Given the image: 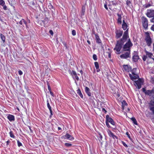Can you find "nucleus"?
Here are the masks:
<instances>
[{
    "mask_svg": "<svg viewBox=\"0 0 154 154\" xmlns=\"http://www.w3.org/2000/svg\"><path fill=\"white\" fill-rule=\"evenodd\" d=\"M127 40L128 42L123 47V50L124 51H130L131 48L133 45V44L129 38L128 31L127 30L124 32L122 38L117 41L116 47L114 49V50L116 51V53L120 54V51L122 46Z\"/></svg>",
    "mask_w": 154,
    "mask_h": 154,
    "instance_id": "f257e3e1",
    "label": "nucleus"
},
{
    "mask_svg": "<svg viewBox=\"0 0 154 154\" xmlns=\"http://www.w3.org/2000/svg\"><path fill=\"white\" fill-rule=\"evenodd\" d=\"M145 41L148 46H151L152 42V39L150 33L148 32H145Z\"/></svg>",
    "mask_w": 154,
    "mask_h": 154,
    "instance_id": "f03ea898",
    "label": "nucleus"
},
{
    "mask_svg": "<svg viewBox=\"0 0 154 154\" xmlns=\"http://www.w3.org/2000/svg\"><path fill=\"white\" fill-rule=\"evenodd\" d=\"M135 85L139 89L141 88V85H143V81L142 79H139L137 81H135Z\"/></svg>",
    "mask_w": 154,
    "mask_h": 154,
    "instance_id": "7ed1b4c3",
    "label": "nucleus"
},
{
    "mask_svg": "<svg viewBox=\"0 0 154 154\" xmlns=\"http://www.w3.org/2000/svg\"><path fill=\"white\" fill-rule=\"evenodd\" d=\"M146 15L149 18L154 17V10L152 9H147Z\"/></svg>",
    "mask_w": 154,
    "mask_h": 154,
    "instance_id": "20e7f679",
    "label": "nucleus"
},
{
    "mask_svg": "<svg viewBox=\"0 0 154 154\" xmlns=\"http://www.w3.org/2000/svg\"><path fill=\"white\" fill-rule=\"evenodd\" d=\"M142 23L143 26L145 29H146L148 27V20L147 19L144 17H142Z\"/></svg>",
    "mask_w": 154,
    "mask_h": 154,
    "instance_id": "39448f33",
    "label": "nucleus"
},
{
    "mask_svg": "<svg viewBox=\"0 0 154 154\" xmlns=\"http://www.w3.org/2000/svg\"><path fill=\"white\" fill-rule=\"evenodd\" d=\"M127 52L121 55L120 57L122 59H126L127 58L130 57V51H126Z\"/></svg>",
    "mask_w": 154,
    "mask_h": 154,
    "instance_id": "423d86ee",
    "label": "nucleus"
},
{
    "mask_svg": "<svg viewBox=\"0 0 154 154\" xmlns=\"http://www.w3.org/2000/svg\"><path fill=\"white\" fill-rule=\"evenodd\" d=\"M106 121L108 122H110L112 125H115V123L113 120L110 117H109V116L107 115L106 116Z\"/></svg>",
    "mask_w": 154,
    "mask_h": 154,
    "instance_id": "0eeeda50",
    "label": "nucleus"
},
{
    "mask_svg": "<svg viewBox=\"0 0 154 154\" xmlns=\"http://www.w3.org/2000/svg\"><path fill=\"white\" fill-rule=\"evenodd\" d=\"M63 137L64 139H68L71 140H72L74 139L73 137L68 134H67L66 135L63 136Z\"/></svg>",
    "mask_w": 154,
    "mask_h": 154,
    "instance_id": "6e6552de",
    "label": "nucleus"
},
{
    "mask_svg": "<svg viewBox=\"0 0 154 154\" xmlns=\"http://www.w3.org/2000/svg\"><path fill=\"white\" fill-rule=\"evenodd\" d=\"M145 52L147 57H149L152 59L154 61V56L152 53L148 52L146 50H145Z\"/></svg>",
    "mask_w": 154,
    "mask_h": 154,
    "instance_id": "1a4fd4ad",
    "label": "nucleus"
},
{
    "mask_svg": "<svg viewBox=\"0 0 154 154\" xmlns=\"http://www.w3.org/2000/svg\"><path fill=\"white\" fill-rule=\"evenodd\" d=\"M129 76L131 79L133 81H135V80L139 78V76L137 74L132 75L131 74L129 73Z\"/></svg>",
    "mask_w": 154,
    "mask_h": 154,
    "instance_id": "9d476101",
    "label": "nucleus"
},
{
    "mask_svg": "<svg viewBox=\"0 0 154 154\" xmlns=\"http://www.w3.org/2000/svg\"><path fill=\"white\" fill-rule=\"evenodd\" d=\"M151 93L149 95H148L150 97V98L154 100V88H153L152 90H150Z\"/></svg>",
    "mask_w": 154,
    "mask_h": 154,
    "instance_id": "9b49d317",
    "label": "nucleus"
},
{
    "mask_svg": "<svg viewBox=\"0 0 154 154\" xmlns=\"http://www.w3.org/2000/svg\"><path fill=\"white\" fill-rule=\"evenodd\" d=\"M108 133L109 136L110 137H112L113 139L117 138V137L114 135L113 133L109 130H108L107 131Z\"/></svg>",
    "mask_w": 154,
    "mask_h": 154,
    "instance_id": "f8f14e48",
    "label": "nucleus"
},
{
    "mask_svg": "<svg viewBox=\"0 0 154 154\" xmlns=\"http://www.w3.org/2000/svg\"><path fill=\"white\" fill-rule=\"evenodd\" d=\"M150 105L152 106L150 107V109L152 111L153 114L154 115V101L151 100L150 102Z\"/></svg>",
    "mask_w": 154,
    "mask_h": 154,
    "instance_id": "ddd939ff",
    "label": "nucleus"
},
{
    "mask_svg": "<svg viewBox=\"0 0 154 154\" xmlns=\"http://www.w3.org/2000/svg\"><path fill=\"white\" fill-rule=\"evenodd\" d=\"M8 119L11 122L14 121L15 120L14 116L11 115H9L8 116Z\"/></svg>",
    "mask_w": 154,
    "mask_h": 154,
    "instance_id": "4468645a",
    "label": "nucleus"
},
{
    "mask_svg": "<svg viewBox=\"0 0 154 154\" xmlns=\"http://www.w3.org/2000/svg\"><path fill=\"white\" fill-rule=\"evenodd\" d=\"M71 75L75 77V78L77 80H78L79 79V78L78 77L77 75V74L76 72L74 71H72L71 73Z\"/></svg>",
    "mask_w": 154,
    "mask_h": 154,
    "instance_id": "2eb2a0df",
    "label": "nucleus"
},
{
    "mask_svg": "<svg viewBox=\"0 0 154 154\" xmlns=\"http://www.w3.org/2000/svg\"><path fill=\"white\" fill-rule=\"evenodd\" d=\"M122 28L124 30H125L127 28V25L124 20H123V23L122 25Z\"/></svg>",
    "mask_w": 154,
    "mask_h": 154,
    "instance_id": "dca6fc26",
    "label": "nucleus"
},
{
    "mask_svg": "<svg viewBox=\"0 0 154 154\" xmlns=\"http://www.w3.org/2000/svg\"><path fill=\"white\" fill-rule=\"evenodd\" d=\"M85 90L86 93L89 96H91V94L90 92L89 88L87 87H86L85 88Z\"/></svg>",
    "mask_w": 154,
    "mask_h": 154,
    "instance_id": "f3484780",
    "label": "nucleus"
},
{
    "mask_svg": "<svg viewBox=\"0 0 154 154\" xmlns=\"http://www.w3.org/2000/svg\"><path fill=\"white\" fill-rule=\"evenodd\" d=\"M124 69L127 72H129L131 69V67L127 65H124L123 66Z\"/></svg>",
    "mask_w": 154,
    "mask_h": 154,
    "instance_id": "a211bd4d",
    "label": "nucleus"
},
{
    "mask_svg": "<svg viewBox=\"0 0 154 154\" xmlns=\"http://www.w3.org/2000/svg\"><path fill=\"white\" fill-rule=\"evenodd\" d=\"M117 15L118 16V19L117 20V22L118 23L121 24L122 23V17L120 14H117Z\"/></svg>",
    "mask_w": 154,
    "mask_h": 154,
    "instance_id": "6ab92c4d",
    "label": "nucleus"
},
{
    "mask_svg": "<svg viewBox=\"0 0 154 154\" xmlns=\"http://www.w3.org/2000/svg\"><path fill=\"white\" fill-rule=\"evenodd\" d=\"M139 59V57L137 54L134 55L133 57V59L134 62L137 61Z\"/></svg>",
    "mask_w": 154,
    "mask_h": 154,
    "instance_id": "aec40b11",
    "label": "nucleus"
},
{
    "mask_svg": "<svg viewBox=\"0 0 154 154\" xmlns=\"http://www.w3.org/2000/svg\"><path fill=\"white\" fill-rule=\"evenodd\" d=\"M85 7L84 6H83L82 8V9L81 12V16H83L85 12Z\"/></svg>",
    "mask_w": 154,
    "mask_h": 154,
    "instance_id": "412c9836",
    "label": "nucleus"
},
{
    "mask_svg": "<svg viewBox=\"0 0 154 154\" xmlns=\"http://www.w3.org/2000/svg\"><path fill=\"white\" fill-rule=\"evenodd\" d=\"M94 65L95 66V67L97 69V72H98L100 71V70L99 68V66L98 63L97 62H95L94 63Z\"/></svg>",
    "mask_w": 154,
    "mask_h": 154,
    "instance_id": "4be33fe9",
    "label": "nucleus"
},
{
    "mask_svg": "<svg viewBox=\"0 0 154 154\" xmlns=\"http://www.w3.org/2000/svg\"><path fill=\"white\" fill-rule=\"evenodd\" d=\"M142 90H143V91L145 93V94H146L147 95H149L151 93V91H150V90H146L144 88H143Z\"/></svg>",
    "mask_w": 154,
    "mask_h": 154,
    "instance_id": "5701e85b",
    "label": "nucleus"
},
{
    "mask_svg": "<svg viewBox=\"0 0 154 154\" xmlns=\"http://www.w3.org/2000/svg\"><path fill=\"white\" fill-rule=\"evenodd\" d=\"M123 33V31H119L116 33V37L119 38L122 36Z\"/></svg>",
    "mask_w": 154,
    "mask_h": 154,
    "instance_id": "b1692460",
    "label": "nucleus"
},
{
    "mask_svg": "<svg viewBox=\"0 0 154 154\" xmlns=\"http://www.w3.org/2000/svg\"><path fill=\"white\" fill-rule=\"evenodd\" d=\"M23 23L25 24L26 25V27H27L26 22L25 20H24L23 19H22V20L20 21L19 24L21 25H22L23 24Z\"/></svg>",
    "mask_w": 154,
    "mask_h": 154,
    "instance_id": "393cba45",
    "label": "nucleus"
},
{
    "mask_svg": "<svg viewBox=\"0 0 154 154\" xmlns=\"http://www.w3.org/2000/svg\"><path fill=\"white\" fill-rule=\"evenodd\" d=\"M95 37H96V39L97 42L98 43H101V40H100V39L99 36L98 35H95Z\"/></svg>",
    "mask_w": 154,
    "mask_h": 154,
    "instance_id": "a878e982",
    "label": "nucleus"
},
{
    "mask_svg": "<svg viewBox=\"0 0 154 154\" xmlns=\"http://www.w3.org/2000/svg\"><path fill=\"white\" fill-rule=\"evenodd\" d=\"M77 93L78 94H79V96L82 98H83V95L82 94L80 90L79 89H78L77 91Z\"/></svg>",
    "mask_w": 154,
    "mask_h": 154,
    "instance_id": "bb28decb",
    "label": "nucleus"
},
{
    "mask_svg": "<svg viewBox=\"0 0 154 154\" xmlns=\"http://www.w3.org/2000/svg\"><path fill=\"white\" fill-rule=\"evenodd\" d=\"M131 120L133 122V123L135 125H137V122L136 119L135 118L133 117L131 118Z\"/></svg>",
    "mask_w": 154,
    "mask_h": 154,
    "instance_id": "cd10ccee",
    "label": "nucleus"
},
{
    "mask_svg": "<svg viewBox=\"0 0 154 154\" xmlns=\"http://www.w3.org/2000/svg\"><path fill=\"white\" fill-rule=\"evenodd\" d=\"M1 38L3 42H5V37L3 35L1 34L0 35Z\"/></svg>",
    "mask_w": 154,
    "mask_h": 154,
    "instance_id": "c85d7f7f",
    "label": "nucleus"
},
{
    "mask_svg": "<svg viewBox=\"0 0 154 154\" xmlns=\"http://www.w3.org/2000/svg\"><path fill=\"white\" fill-rule=\"evenodd\" d=\"M122 108L123 109H124V106H127V103H126V101L124 100L122 101Z\"/></svg>",
    "mask_w": 154,
    "mask_h": 154,
    "instance_id": "c756f323",
    "label": "nucleus"
},
{
    "mask_svg": "<svg viewBox=\"0 0 154 154\" xmlns=\"http://www.w3.org/2000/svg\"><path fill=\"white\" fill-rule=\"evenodd\" d=\"M136 69L134 68L133 69V70L131 71V74L132 75H134L137 74L135 72V70H136Z\"/></svg>",
    "mask_w": 154,
    "mask_h": 154,
    "instance_id": "7c9ffc66",
    "label": "nucleus"
},
{
    "mask_svg": "<svg viewBox=\"0 0 154 154\" xmlns=\"http://www.w3.org/2000/svg\"><path fill=\"white\" fill-rule=\"evenodd\" d=\"M9 134H10V136L12 137V138H14V136L12 132V131H11L10 132H9Z\"/></svg>",
    "mask_w": 154,
    "mask_h": 154,
    "instance_id": "2f4dec72",
    "label": "nucleus"
},
{
    "mask_svg": "<svg viewBox=\"0 0 154 154\" xmlns=\"http://www.w3.org/2000/svg\"><path fill=\"white\" fill-rule=\"evenodd\" d=\"M5 4V2L3 0H0V5L3 6Z\"/></svg>",
    "mask_w": 154,
    "mask_h": 154,
    "instance_id": "473e14b6",
    "label": "nucleus"
},
{
    "mask_svg": "<svg viewBox=\"0 0 154 154\" xmlns=\"http://www.w3.org/2000/svg\"><path fill=\"white\" fill-rule=\"evenodd\" d=\"M152 6V5L150 4H146L145 5V7L146 8H149Z\"/></svg>",
    "mask_w": 154,
    "mask_h": 154,
    "instance_id": "72a5a7b5",
    "label": "nucleus"
},
{
    "mask_svg": "<svg viewBox=\"0 0 154 154\" xmlns=\"http://www.w3.org/2000/svg\"><path fill=\"white\" fill-rule=\"evenodd\" d=\"M47 105L48 107V108L49 109V110H51V106H50L49 103L48 102V100H47Z\"/></svg>",
    "mask_w": 154,
    "mask_h": 154,
    "instance_id": "f704fd0d",
    "label": "nucleus"
},
{
    "mask_svg": "<svg viewBox=\"0 0 154 154\" xmlns=\"http://www.w3.org/2000/svg\"><path fill=\"white\" fill-rule=\"evenodd\" d=\"M93 57L94 60H97V56L96 54H94L93 55Z\"/></svg>",
    "mask_w": 154,
    "mask_h": 154,
    "instance_id": "c9c22d12",
    "label": "nucleus"
},
{
    "mask_svg": "<svg viewBox=\"0 0 154 154\" xmlns=\"http://www.w3.org/2000/svg\"><path fill=\"white\" fill-rule=\"evenodd\" d=\"M147 58V57L146 56V55H143V57L142 59H143V60L144 61H145L146 60Z\"/></svg>",
    "mask_w": 154,
    "mask_h": 154,
    "instance_id": "e433bc0d",
    "label": "nucleus"
},
{
    "mask_svg": "<svg viewBox=\"0 0 154 154\" xmlns=\"http://www.w3.org/2000/svg\"><path fill=\"white\" fill-rule=\"evenodd\" d=\"M72 34L73 35L75 36L76 35V31L74 30H73L72 32Z\"/></svg>",
    "mask_w": 154,
    "mask_h": 154,
    "instance_id": "4c0bfd02",
    "label": "nucleus"
},
{
    "mask_svg": "<svg viewBox=\"0 0 154 154\" xmlns=\"http://www.w3.org/2000/svg\"><path fill=\"white\" fill-rule=\"evenodd\" d=\"M65 145L67 147L70 146H72V144L70 143H66L65 144Z\"/></svg>",
    "mask_w": 154,
    "mask_h": 154,
    "instance_id": "58836bf2",
    "label": "nucleus"
},
{
    "mask_svg": "<svg viewBox=\"0 0 154 154\" xmlns=\"http://www.w3.org/2000/svg\"><path fill=\"white\" fill-rule=\"evenodd\" d=\"M17 143L19 147L22 146V143L19 140L17 141Z\"/></svg>",
    "mask_w": 154,
    "mask_h": 154,
    "instance_id": "ea45409f",
    "label": "nucleus"
},
{
    "mask_svg": "<svg viewBox=\"0 0 154 154\" xmlns=\"http://www.w3.org/2000/svg\"><path fill=\"white\" fill-rule=\"evenodd\" d=\"M131 2L129 1H127L126 2V4L127 5L129 6L131 4Z\"/></svg>",
    "mask_w": 154,
    "mask_h": 154,
    "instance_id": "a19ab883",
    "label": "nucleus"
},
{
    "mask_svg": "<svg viewBox=\"0 0 154 154\" xmlns=\"http://www.w3.org/2000/svg\"><path fill=\"white\" fill-rule=\"evenodd\" d=\"M122 144L125 147H128V145L124 142H122Z\"/></svg>",
    "mask_w": 154,
    "mask_h": 154,
    "instance_id": "79ce46f5",
    "label": "nucleus"
},
{
    "mask_svg": "<svg viewBox=\"0 0 154 154\" xmlns=\"http://www.w3.org/2000/svg\"><path fill=\"white\" fill-rule=\"evenodd\" d=\"M18 73L20 75H22L23 72L21 70H19L18 71Z\"/></svg>",
    "mask_w": 154,
    "mask_h": 154,
    "instance_id": "37998d69",
    "label": "nucleus"
},
{
    "mask_svg": "<svg viewBox=\"0 0 154 154\" xmlns=\"http://www.w3.org/2000/svg\"><path fill=\"white\" fill-rule=\"evenodd\" d=\"M108 57H109V58H111V52H108Z\"/></svg>",
    "mask_w": 154,
    "mask_h": 154,
    "instance_id": "c03bdc74",
    "label": "nucleus"
},
{
    "mask_svg": "<svg viewBox=\"0 0 154 154\" xmlns=\"http://www.w3.org/2000/svg\"><path fill=\"white\" fill-rule=\"evenodd\" d=\"M150 21L151 22L154 23V16L150 20Z\"/></svg>",
    "mask_w": 154,
    "mask_h": 154,
    "instance_id": "a18cd8bd",
    "label": "nucleus"
},
{
    "mask_svg": "<svg viewBox=\"0 0 154 154\" xmlns=\"http://www.w3.org/2000/svg\"><path fill=\"white\" fill-rule=\"evenodd\" d=\"M49 33H50V34L52 35H53V31L52 30H50L49 31Z\"/></svg>",
    "mask_w": 154,
    "mask_h": 154,
    "instance_id": "49530a36",
    "label": "nucleus"
},
{
    "mask_svg": "<svg viewBox=\"0 0 154 154\" xmlns=\"http://www.w3.org/2000/svg\"><path fill=\"white\" fill-rule=\"evenodd\" d=\"M151 29L153 31H154V24L152 25V26L151 27Z\"/></svg>",
    "mask_w": 154,
    "mask_h": 154,
    "instance_id": "de8ad7c7",
    "label": "nucleus"
},
{
    "mask_svg": "<svg viewBox=\"0 0 154 154\" xmlns=\"http://www.w3.org/2000/svg\"><path fill=\"white\" fill-rule=\"evenodd\" d=\"M106 125L109 128L110 127V125H109L108 122H107V121H106Z\"/></svg>",
    "mask_w": 154,
    "mask_h": 154,
    "instance_id": "09e8293b",
    "label": "nucleus"
},
{
    "mask_svg": "<svg viewBox=\"0 0 154 154\" xmlns=\"http://www.w3.org/2000/svg\"><path fill=\"white\" fill-rule=\"evenodd\" d=\"M102 111H103V112L104 113H106V110L104 108H102Z\"/></svg>",
    "mask_w": 154,
    "mask_h": 154,
    "instance_id": "8fccbe9b",
    "label": "nucleus"
},
{
    "mask_svg": "<svg viewBox=\"0 0 154 154\" xmlns=\"http://www.w3.org/2000/svg\"><path fill=\"white\" fill-rule=\"evenodd\" d=\"M104 8H105L107 10H108V8L107 7V6L105 4V5H104Z\"/></svg>",
    "mask_w": 154,
    "mask_h": 154,
    "instance_id": "3c124183",
    "label": "nucleus"
},
{
    "mask_svg": "<svg viewBox=\"0 0 154 154\" xmlns=\"http://www.w3.org/2000/svg\"><path fill=\"white\" fill-rule=\"evenodd\" d=\"M126 134L127 135V136H128V137L129 138H130V135L129 134H128V132H127L126 133Z\"/></svg>",
    "mask_w": 154,
    "mask_h": 154,
    "instance_id": "603ef678",
    "label": "nucleus"
},
{
    "mask_svg": "<svg viewBox=\"0 0 154 154\" xmlns=\"http://www.w3.org/2000/svg\"><path fill=\"white\" fill-rule=\"evenodd\" d=\"M50 110V113L51 114V115H53V114H52V112L51 109V110Z\"/></svg>",
    "mask_w": 154,
    "mask_h": 154,
    "instance_id": "864d4df0",
    "label": "nucleus"
},
{
    "mask_svg": "<svg viewBox=\"0 0 154 154\" xmlns=\"http://www.w3.org/2000/svg\"><path fill=\"white\" fill-rule=\"evenodd\" d=\"M4 6V8L5 10H6L7 7L6 5H3Z\"/></svg>",
    "mask_w": 154,
    "mask_h": 154,
    "instance_id": "5fc2aeb1",
    "label": "nucleus"
},
{
    "mask_svg": "<svg viewBox=\"0 0 154 154\" xmlns=\"http://www.w3.org/2000/svg\"><path fill=\"white\" fill-rule=\"evenodd\" d=\"M6 143H7V145H8L9 144V143H10V141L9 140H8V141H7L6 142Z\"/></svg>",
    "mask_w": 154,
    "mask_h": 154,
    "instance_id": "6e6d98bb",
    "label": "nucleus"
},
{
    "mask_svg": "<svg viewBox=\"0 0 154 154\" xmlns=\"http://www.w3.org/2000/svg\"><path fill=\"white\" fill-rule=\"evenodd\" d=\"M50 94H51V95L52 96H53V93L52 92H51V91H50Z\"/></svg>",
    "mask_w": 154,
    "mask_h": 154,
    "instance_id": "4d7b16f0",
    "label": "nucleus"
},
{
    "mask_svg": "<svg viewBox=\"0 0 154 154\" xmlns=\"http://www.w3.org/2000/svg\"><path fill=\"white\" fill-rule=\"evenodd\" d=\"M87 42H88V43L89 44H91V43H90V41H89V40H88L87 41Z\"/></svg>",
    "mask_w": 154,
    "mask_h": 154,
    "instance_id": "13d9d810",
    "label": "nucleus"
},
{
    "mask_svg": "<svg viewBox=\"0 0 154 154\" xmlns=\"http://www.w3.org/2000/svg\"><path fill=\"white\" fill-rule=\"evenodd\" d=\"M48 89L49 91H50V90H51V88H50V87H49V86H48Z\"/></svg>",
    "mask_w": 154,
    "mask_h": 154,
    "instance_id": "bf43d9fd",
    "label": "nucleus"
},
{
    "mask_svg": "<svg viewBox=\"0 0 154 154\" xmlns=\"http://www.w3.org/2000/svg\"><path fill=\"white\" fill-rule=\"evenodd\" d=\"M80 73H81V74H82V73H83V72H82V70H81L80 71Z\"/></svg>",
    "mask_w": 154,
    "mask_h": 154,
    "instance_id": "052dcab7",
    "label": "nucleus"
},
{
    "mask_svg": "<svg viewBox=\"0 0 154 154\" xmlns=\"http://www.w3.org/2000/svg\"><path fill=\"white\" fill-rule=\"evenodd\" d=\"M58 129L59 130H60L61 129V128L60 127H58Z\"/></svg>",
    "mask_w": 154,
    "mask_h": 154,
    "instance_id": "680f3d73",
    "label": "nucleus"
},
{
    "mask_svg": "<svg viewBox=\"0 0 154 154\" xmlns=\"http://www.w3.org/2000/svg\"><path fill=\"white\" fill-rule=\"evenodd\" d=\"M152 81L154 82V78H152Z\"/></svg>",
    "mask_w": 154,
    "mask_h": 154,
    "instance_id": "e2e57ef3",
    "label": "nucleus"
},
{
    "mask_svg": "<svg viewBox=\"0 0 154 154\" xmlns=\"http://www.w3.org/2000/svg\"><path fill=\"white\" fill-rule=\"evenodd\" d=\"M29 130H30V131H32V130H31V128H30V127H29Z\"/></svg>",
    "mask_w": 154,
    "mask_h": 154,
    "instance_id": "0e129e2a",
    "label": "nucleus"
},
{
    "mask_svg": "<svg viewBox=\"0 0 154 154\" xmlns=\"http://www.w3.org/2000/svg\"><path fill=\"white\" fill-rule=\"evenodd\" d=\"M100 138H101V139L102 138V136L100 134Z\"/></svg>",
    "mask_w": 154,
    "mask_h": 154,
    "instance_id": "69168bd1",
    "label": "nucleus"
},
{
    "mask_svg": "<svg viewBox=\"0 0 154 154\" xmlns=\"http://www.w3.org/2000/svg\"><path fill=\"white\" fill-rule=\"evenodd\" d=\"M128 111L130 110V109L129 108H128Z\"/></svg>",
    "mask_w": 154,
    "mask_h": 154,
    "instance_id": "338daca9",
    "label": "nucleus"
}]
</instances>
